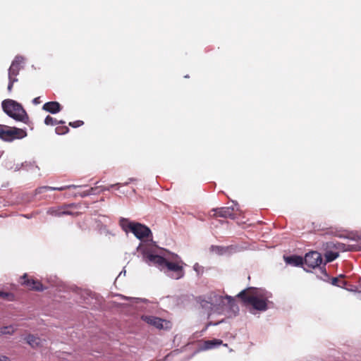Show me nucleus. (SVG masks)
<instances>
[{
	"instance_id": "nucleus-29",
	"label": "nucleus",
	"mask_w": 361,
	"mask_h": 361,
	"mask_svg": "<svg viewBox=\"0 0 361 361\" xmlns=\"http://www.w3.org/2000/svg\"><path fill=\"white\" fill-rule=\"evenodd\" d=\"M208 304H209V305H210V306H212V302H207V301H206V300H202V301L201 302V305H202L203 307H204L206 305H208Z\"/></svg>"
},
{
	"instance_id": "nucleus-20",
	"label": "nucleus",
	"mask_w": 361,
	"mask_h": 361,
	"mask_svg": "<svg viewBox=\"0 0 361 361\" xmlns=\"http://www.w3.org/2000/svg\"><path fill=\"white\" fill-rule=\"evenodd\" d=\"M26 341L32 348H36L41 345V339L33 335H28L26 338Z\"/></svg>"
},
{
	"instance_id": "nucleus-2",
	"label": "nucleus",
	"mask_w": 361,
	"mask_h": 361,
	"mask_svg": "<svg viewBox=\"0 0 361 361\" xmlns=\"http://www.w3.org/2000/svg\"><path fill=\"white\" fill-rule=\"evenodd\" d=\"M237 297L245 305H250L255 310L265 311L267 310V300L264 298L257 288L249 287L240 291Z\"/></svg>"
},
{
	"instance_id": "nucleus-25",
	"label": "nucleus",
	"mask_w": 361,
	"mask_h": 361,
	"mask_svg": "<svg viewBox=\"0 0 361 361\" xmlns=\"http://www.w3.org/2000/svg\"><path fill=\"white\" fill-rule=\"evenodd\" d=\"M55 132L58 135H65L69 132V128L65 126H57L55 128Z\"/></svg>"
},
{
	"instance_id": "nucleus-10",
	"label": "nucleus",
	"mask_w": 361,
	"mask_h": 361,
	"mask_svg": "<svg viewBox=\"0 0 361 361\" xmlns=\"http://www.w3.org/2000/svg\"><path fill=\"white\" fill-rule=\"evenodd\" d=\"M75 207L74 204H64L59 207H52L48 209L47 213L54 216H61L62 215H73V213L68 210L69 208Z\"/></svg>"
},
{
	"instance_id": "nucleus-6",
	"label": "nucleus",
	"mask_w": 361,
	"mask_h": 361,
	"mask_svg": "<svg viewBox=\"0 0 361 361\" xmlns=\"http://www.w3.org/2000/svg\"><path fill=\"white\" fill-rule=\"evenodd\" d=\"M142 321L147 324L154 326L158 329L169 330L171 328L172 324L170 321L152 315H142L141 317Z\"/></svg>"
},
{
	"instance_id": "nucleus-12",
	"label": "nucleus",
	"mask_w": 361,
	"mask_h": 361,
	"mask_svg": "<svg viewBox=\"0 0 361 361\" xmlns=\"http://www.w3.org/2000/svg\"><path fill=\"white\" fill-rule=\"evenodd\" d=\"M78 186L77 185H64V186H61V187H49V186H42V187H39L38 188H37L35 190V193L36 194H41V193H43L44 192H47L48 190H58V191H63V190H67V189H70V188H77Z\"/></svg>"
},
{
	"instance_id": "nucleus-22",
	"label": "nucleus",
	"mask_w": 361,
	"mask_h": 361,
	"mask_svg": "<svg viewBox=\"0 0 361 361\" xmlns=\"http://www.w3.org/2000/svg\"><path fill=\"white\" fill-rule=\"evenodd\" d=\"M44 123L47 126H56L57 124H64L65 121H58L56 119L54 118L51 116H47L44 119Z\"/></svg>"
},
{
	"instance_id": "nucleus-8",
	"label": "nucleus",
	"mask_w": 361,
	"mask_h": 361,
	"mask_svg": "<svg viewBox=\"0 0 361 361\" xmlns=\"http://www.w3.org/2000/svg\"><path fill=\"white\" fill-rule=\"evenodd\" d=\"M322 263V255L317 251L310 252L304 257V264L310 269L318 267Z\"/></svg>"
},
{
	"instance_id": "nucleus-15",
	"label": "nucleus",
	"mask_w": 361,
	"mask_h": 361,
	"mask_svg": "<svg viewBox=\"0 0 361 361\" xmlns=\"http://www.w3.org/2000/svg\"><path fill=\"white\" fill-rule=\"evenodd\" d=\"M345 244L338 242H327L325 245V250L339 252L340 251L345 250Z\"/></svg>"
},
{
	"instance_id": "nucleus-4",
	"label": "nucleus",
	"mask_w": 361,
	"mask_h": 361,
	"mask_svg": "<svg viewBox=\"0 0 361 361\" xmlns=\"http://www.w3.org/2000/svg\"><path fill=\"white\" fill-rule=\"evenodd\" d=\"M27 136L25 130L0 124V139L5 142H12Z\"/></svg>"
},
{
	"instance_id": "nucleus-18",
	"label": "nucleus",
	"mask_w": 361,
	"mask_h": 361,
	"mask_svg": "<svg viewBox=\"0 0 361 361\" xmlns=\"http://www.w3.org/2000/svg\"><path fill=\"white\" fill-rule=\"evenodd\" d=\"M103 190L104 188H102L101 187H93L80 192V196L84 197L91 195L99 194Z\"/></svg>"
},
{
	"instance_id": "nucleus-1",
	"label": "nucleus",
	"mask_w": 361,
	"mask_h": 361,
	"mask_svg": "<svg viewBox=\"0 0 361 361\" xmlns=\"http://www.w3.org/2000/svg\"><path fill=\"white\" fill-rule=\"evenodd\" d=\"M143 259L147 264L157 266L161 271H164L167 276L173 279H179L184 276L183 266L184 263L176 254H172L169 258L171 262L161 256L149 252H145Z\"/></svg>"
},
{
	"instance_id": "nucleus-3",
	"label": "nucleus",
	"mask_w": 361,
	"mask_h": 361,
	"mask_svg": "<svg viewBox=\"0 0 361 361\" xmlns=\"http://www.w3.org/2000/svg\"><path fill=\"white\" fill-rule=\"evenodd\" d=\"M1 106L4 111L14 120L24 123L29 122V116L20 103L7 99L2 102Z\"/></svg>"
},
{
	"instance_id": "nucleus-21",
	"label": "nucleus",
	"mask_w": 361,
	"mask_h": 361,
	"mask_svg": "<svg viewBox=\"0 0 361 361\" xmlns=\"http://www.w3.org/2000/svg\"><path fill=\"white\" fill-rule=\"evenodd\" d=\"M344 278V275H340L338 277H333L331 279V284L340 288H344L347 284V282L344 281L343 279Z\"/></svg>"
},
{
	"instance_id": "nucleus-11",
	"label": "nucleus",
	"mask_w": 361,
	"mask_h": 361,
	"mask_svg": "<svg viewBox=\"0 0 361 361\" xmlns=\"http://www.w3.org/2000/svg\"><path fill=\"white\" fill-rule=\"evenodd\" d=\"M212 212H213L214 214H211V216L214 217L219 216L233 219L235 218L236 215L235 209L233 206L223 207L217 209H214Z\"/></svg>"
},
{
	"instance_id": "nucleus-26",
	"label": "nucleus",
	"mask_w": 361,
	"mask_h": 361,
	"mask_svg": "<svg viewBox=\"0 0 361 361\" xmlns=\"http://www.w3.org/2000/svg\"><path fill=\"white\" fill-rule=\"evenodd\" d=\"M84 124V122L82 121L78 120L73 122H70L69 126L72 128H78L82 126Z\"/></svg>"
},
{
	"instance_id": "nucleus-9",
	"label": "nucleus",
	"mask_w": 361,
	"mask_h": 361,
	"mask_svg": "<svg viewBox=\"0 0 361 361\" xmlns=\"http://www.w3.org/2000/svg\"><path fill=\"white\" fill-rule=\"evenodd\" d=\"M128 227L131 232L139 239L147 238L152 234L148 227L139 223H130Z\"/></svg>"
},
{
	"instance_id": "nucleus-16",
	"label": "nucleus",
	"mask_w": 361,
	"mask_h": 361,
	"mask_svg": "<svg viewBox=\"0 0 361 361\" xmlns=\"http://www.w3.org/2000/svg\"><path fill=\"white\" fill-rule=\"evenodd\" d=\"M338 256H339V252H335V251H333V250H326V252L324 254L325 260H326L325 263H329V262H333L336 258H338ZM324 266L325 265H324L323 267H322L323 268V272L326 274V268H325Z\"/></svg>"
},
{
	"instance_id": "nucleus-17",
	"label": "nucleus",
	"mask_w": 361,
	"mask_h": 361,
	"mask_svg": "<svg viewBox=\"0 0 361 361\" xmlns=\"http://www.w3.org/2000/svg\"><path fill=\"white\" fill-rule=\"evenodd\" d=\"M219 302L224 305H227L230 309H233L235 306V299L230 296H218Z\"/></svg>"
},
{
	"instance_id": "nucleus-24",
	"label": "nucleus",
	"mask_w": 361,
	"mask_h": 361,
	"mask_svg": "<svg viewBox=\"0 0 361 361\" xmlns=\"http://www.w3.org/2000/svg\"><path fill=\"white\" fill-rule=\"evenodd\" d=\"M15 328L13 326H4L0 329V335L11 334L14 332Z\"/></svg>"
},
{
	"instance_id": "nucleus-28",
	"label": "nucleus",
	"mask_w": 361,
	"mask_h": 361,
	"mask_svg": "<svg viewBox=\"0 0 361 361\" xmlns=\"http://www.w3.org/2000/svg\"><path fill=\"white\" fill-rule=\"evenodd\" d=\"M0 361H11L9 357L3 355H0Z\"/></svg>"
},
{
	"instance_id": "nucleus-14",
	"label": "nucleus",
	"mask_w": 361,
	"mask_h": 361,
	"mask_svg": "<svg viewBox=\"0 0 361 361\" xmlns=\"http://www.w3.org/2000/svg\"><path fill=\"white\" fill-rule=\"evenodd\" d=\"M284 260L287 264L295 267L302 265L304 264V258L297 255H292L288 257L284 256Z\"/></svg>"
},
{
	"instance_id": "nucleus-23",
	"label": "nucleus",
	"mask_w": 361,
	"mask_h": 361,
	"mask_svg": "<svg viewBox=\"0 0 361 361\" xmlns=\"http://www.w3.org/2000/svg\"><path fill=\"white\" fill-rule=\"evenodd\" d=\"M0 298L7 301H13L15 300V295L11 293L0 290Z\"/></svg>"
},
{
	"instance_id": "nucleus-5",
	"label": "nucleus",
	"mask_w": 361,
	"mask_h": 361,
	"mask_svg": "<svg viewBox=\"0 0 361 361\" xmlns=\"http://www.w3.org/2000/svg\"><path fill=\"white\" fill-rule=\"evenodd\" d=\"M23 57L16 56L8 68V91L11 92L14 82H18L17 76L19 75L23 62Z\"/></svg>"
},
{
	"instance_id": "nucleus-19",
	"label": "nucleus",
	"mask_w": 361,
	"mask_h": 361,
	"mask_svg": "<svg viewBox=\"0 0 361 361\" xmlns=\"http://www.w3.org/2000/svg\"><path fill=\"white\" fill-rule=\"evenodd\" d=\"M223 343V341L220 339L207 340L204 343V348L206 350L212 349L216 346H219Z\"/></svg>"
},
{
	"instance_id": "nucleus-27",
	"label": "nucleus",
	"mask_w": 361,
	"mask_h": 361,
	"mask_svg": "<svg viewBox=\"0 0 361 361\" xmlns=\"http://www.w3.org/2000/svg\"><path fill=\"white\" fill-rule=\"evenodd\" d=\"M42 102H41V99H40V97H35L33 100H32V103L35 105L37 104H40Z\"/></svg>"
},
{
	"instance_id": "nucleus-7",
	"label": "nucleus",
	"mask_w": 361,
	"mask_h": 361,
	"mask_svg": "<svg viewBox=\"0 0 361 361\" xmlns=\"http://www.w3.org/2000/svg\"><path fill=\"white\" fill-rule=\"evenodd\" d=\"M22 286H25L30 290L42 291L44 289L43 284L37 279L24 274L19 281Z\"/></svg>"
},
{
	"instance_id": "nucleus-13",
	"label": "nucleus",
	"mask_w": 361,
	"mask_h": 361,
	"mask_svg": "<svg viewBox=\"0 0 361 361\" xmlns=\"http://www.w3.org/2000/svg\"><path fill=\"white\" fill-rule=\"evenodd\" d=\"M61 105L58 102H49L45 103L42 106L43 110L53 114L59 113L61 111Z\"/></svg>"
}]
</instances>
